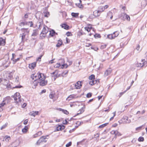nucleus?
Here are the masks:
<instances>
[{
    "label": "nucleus",
    "instance_id": "nucleus-41",
    "mask_svg": "<svg viewBox=\"0 0 147 147\" xmlns=\"http://www.w3.org/2000/svg\"><path fill=\"white\" fill-rule=\"evenodd\" d=\"M144 139L143 137H140L138 139V140L140 142H142L144 141Z\"/></svg>",
    "mask_w": 147,
    "mask_h": 147
},
{
    "label": "nucleus",
    "instance_id": "nucleus-14",
    "mask_svg": "<svg viewBox=\"0 0 147 147\" xmlns=\"http://www.w3.org/2000/svg\"><path fill=\"white\" fill-rule=\"evenodd\" d=\"M36 63L34 62L30 64L29 65V67L31 69H34V68L36 66Z\"/></svg>",
    "mask_w": 147,
    "mask_h": 147
},
{
    "label": "nucleus",
    "instance_id": "nucleus-34",
    "mask_svg": "<svg viewBox=\"0 0 147 147\" xmlns=\"http://www.w3.org/2000/svg\"><path fill=\"white\" fill-rule=\"evenodd\" d=\"M26 25H30V27H32L33 25V23L32 22H29L26 23Z\"/></svg>",
    "mask_w": 147,
    "mask_h": 147
},
{
    "label": "nucleus",
    "instance_id": "nucleus-57",
    "mask_svg": "<svg viewBox=\"0 0 147 147\" xmlns=\"http://www.w3.org/2000/svg\"><path fill=\"white\" fill-rule=\"evenodd\" d=\"M85 30L87 31L88 32L90 31V29L88 27H86L85 28Z\"/></svg>",
    "mask_w": 147,
    "mask_h": 147
},
{
    "label": "nucleus",
    "instance_id": "nucleus-28",
    "mask_svg": "<svg viewBox=\"0 0 147 147\" xmlns=\"http://www.w3.org/2000/svg\"><path fill=\"white\" fill-rule=\"evenodd\" d=\"M49 32V35L52 36H53L55 34V32L53 30H52L51 31H50Z\"/></svg>",
    "mask_w": 147,
    "mask_h": 147
},
{
    "label": "nucleus",
    "instance_id": "nucleus-23",
    "mask_svg": "<svg viewBox=\"0 0 147 147\" xmlns=\"http://www.w3.org/2000/svg\"><path fill=\"white\" fill-rule=\"evenodd\" d=\"M61 27L62 28H64L66 30H67L68 29L69 26L65 24H62L61 25Z\"/></svg>",
    "mask_w": 147,
    "mask_h": 147
},
{
    "label": "nucleus",
    "instance_id": "nucleus-40",
    "mask_svg": "<svg viewBox=\"0 0 147 147\" xmlns=\"http://www.w3.org/2000/svg\"><path fill=\"white\" fill-rule=\"evenodd\" d=\"M85 108V107L84 106L82 108H81L80 110L79 111H81L80 113H83L84 111V109Z\"/></svg>",
    "mask_w": 147,
    "mask_h": 147
},
{
    "label": "nucleus",
    "instance_id": "nucleus-2",
    "mask_svg": "<svg viewBox=\"0 0 147 147\" xmlns=\"http://www.w3.org/2000/svg\"><path fill=\"white\" fill-rule=\"evenodd\" d=\"M43 75V74L40 73L36 74H32L31 75V78L32 80H39Z\"/></svg>",
    "mask_w": 147,
    "mask_h": 147
},
{
    "label": "nucleus",
    "instance_id": "nucleus-5",
    "mask_svg": "<svg viewBox=\"0 0 147 147\" xmlns=\"http://www.w3.org/2000/svg\"><path fill=\"white\" fill-rule=\"evenodd\" d=\"M121 19L124 20H126L128 21H129L130 20V18L129 16L126 14L123 13L122 15Z\"/></svg>",
    "mask_w": 147,
    "mask_h": 147
},
{
    "label": "nucleus",
    "instance_id": "nucleus-56",
    "mask_svg": "<svg viewBox=\"0 0 147 147\" xmlns=\"http://www.w3.org/2000/svg\"><path fill=\"white\" fill-rule=\"evenodd\" d=\"M66 35L68 36H71L72 35V34H71V32H67L66 33Z\"/></svg>",
    "mask_w": 147,
    "mask_h": 147
},
{
    "label": "nucleus",
    "instance_id": "nucleus-52",
    "mask_svg": "<svg viewBox=\"0 0 147 147\" xmlns=\"http://www.w3.org/2000/svg\"><path fill=\"white\" fill-rule=\"evenodd\" d=\"M26 23L27 22H22L20 23V26H24L25 25H26Z\"/></svg>",
    "mask_w": 147,
    "mask_h": 147
},
{
    "label": "nucleus",
    "instance_id": "nucleus-6",
    "mask_svg": "<svg viewBox=\"0 0 147 147\" xmlns=\"http://www.w3.org/2000/svg\"><path fill=\"white\" fill-rule=\"evenodd\" d=\"M122 121L123 123H129L131 122V121L130 119H129L128 117L127 116L124 117L121 120Z\"/></svg>",
    "mask_w": 147,
    "mask_h": 147
},
{
    "label": "nucleus",
    "instance_id": "nucleus-62",
    "mask_svg": "<svg viewBox=\"0 0 147 147\" xmlns=\"http://www.w3.org/2000/svg\"><path fill=\"white\" fill-rule=\"evenodd\" d=\"M22 87L21 86H16L15 87H13V88H20Z\"/></svg>",
    "mask_w": 147,
    "mask_h": 147
},
{
    "label": "nucleus",
    "instance_id": "nucleus-63",
    "mask_svg": "<svg viewBox=\"0 0 147 147\" xmlns=\"http://www.w3.org/2000/svg\"><path fill=\"white\" fill-rule=\"evenodd\" d=\"M142 126H140L139 127H137L136 128V130H138L139 129H141L142 128Z\"/></svg>",
    "mask_w": 147,
    "mask_h": 147
},
{
    "label": "nucleus",
    "instance_id": "nucleus-44",
    "mask_svg": "<svg viewBox=\"0 0 147 147\" xmlns=\"http://www.w3.org/2000/svg\"><path fill=\"white\" fill-rule=\"evenodd\" d=\"M68 72V71H65L62 73V75L63 76H64L66 74H67Z\"/></svg>",
    "mask_w": 147,
    "mask_h": 147
},
{
    "label": "nucleus",
    "instance_id": "nucleus-30",
    "mask_svg": "<svg viewBox=\"0 0 147 147\" xmlns=\"http://www.w3.org/2000/svg\"><path fill=\"white\" fill-rule=\"evenodd\" d=\"M55 95V93L53 92H52L50 93L49 94V97L51 98H53L54 97Z\"/></svg>",
    "mask_w": 147,
    "mask_h": 147
},
{
    "label": "nucleus",
    "instance_id": "nucleus-16",
    "mask_svg": "<svg viewBox=\"0 0 147 147\" xmlns=\"http://www.w3.org/2000/svg\"><path fill=\"white\" fill-rule=\"evenodd\" d=\"M22 31L23 32V33H25L26 35H28L29 32V30L28 28H22Z\"/></svg>",
    "mask_w": 147,
    "mask_h": 147
},
{
    "label": "nucleus",
    "instance_id": "nucleus-25",
    "mask_svg": "<svg viewBox=\"0 0 147 147\" xmlns=\"http://www.w3.org/2000/svg\"><path fill=\"white\" fill-rule=\"evenodd\" d=\"M39 80H34V82H33V84L35 86H37L38 84L39 83Z\"/></svg>",
    "mask_w": 147,
    "mask_h": 147
},
{
    "label": "nucleus",
    "instance_id": "nucleus-12",
    "mask_svg": "<svg viewBox=\"0 0 147 147\" xmlns=\"http://www.w3.org/2000/svg\"><path fill=\"white\" fill-rule=\"evenodd\" d=\"M38 111H33L30 112L29 113V115L33 117H35L36 115H38Z\"/></svg>",
    "mask_w": 147,
    "mask_h": 147
},
{
    "label": "nucleus",
    "instance_id": "nucleus-24",
    "mask_svg": "<svg viewBox=\"0 0 147 147\" xmlns=\"http://www.w3.org/2000/svg\"><path fill=\"white\" fill-rule=\"evenodd\" d=\"M107 16L108 17H110V19H112V18L113 17L112 13L110 11L107 14Z\"/></svg>",
    "mask_w": 147,
    "mask_h": 147
},
{
    "label": "nucleus",
    "instance_id": "nucleus-33",
    "mask_svg": "<svg viewBox=\"0 0 147 147\" xmlns=\"http://www.w3.org/2000/svg\"><path fill=\"white\" fill-rule=\"evenodd\" d=\"M76 5L79 8H83V6L82 4L80 3H76Z\"/></svg>",
    "mask_w": 147,
    "mask_h": 147
},
{
    "label": "nucleus",
    "instance_id": "nucleus-32",
    "mask_svg": "<svg viewBox=\"0 0 147 147\" xmlns=\"http://www.w3.org/2000/svg\"><path fill=\"white\" fill-rule=\"evenodd\" d=\"M37 34V30H33V32L32 34V36H35Z\"/></svg>",
    "mask_w": 147,
    "mask_h": 147
},
{
    "label": "nucleus",
    "instance_id": "nucleus-64",
    "mask_svg": "<svg viewBox=\"0 0 147 147\" xmlns=\"http://www.w3.org/2000/svg\"><path fill=\"white\" fill-rule=\"evenodd\" d=\"M15 56V54L14 53H13L12 54V57L11 59V60H14V56Z\"/></svg>",
    "mask_w": 147,
    "mask_h": 147
},
{
    "label": "nucleus",
    "instance_id": "nucleus-43",
    "mask_svg": "<svg viewBox=\"0 0 147 147\" xmlns=\"http://www.w3.org/2000/svg\"><path fill=\"white\" fill-rule=\"evenodd\" d=\"M5 105H6V102H4L3 101L2 103L0 104V108L2 107H3Z\"/></svg>",
    "mask_w": 147,
    "mask_h": 147
},
{
    "label": "nucleus",
    "instance_id": "nucleus-46",
    "mask_svg": "<svg viewBox=\"0 0 147 147\" xmlns=\"http://www.w3.org/2000/svg\"><path fill=\"white\" fill-rule=\"evenodd\" d=\"M42 55H40L36 59V61H41V59L42 57Z\"/></svg>",
    "mask_w": 147,
    "mask_h": 147
},
{
    "label": "nucleus",
    "instance_id": "nucleus-39",
    "mask_svg": "<svg viewBox=\"0 0 147 147\" xmlns=\"http://www.w3.org/2000/svg\"><path fill=\"white\" fill-rule=\"evenodd\" d=\"M7 123H6L5 124L3 125L1 128V129L2 130L3 129L7 127Z\"/></svg>",
    "mask_w": 147,
    "mask_h": 147
},
{
    "label": "nucleus",
    "instance_id": "nucleus-47",
    "mask_svg": "<svg viewBox=\"0 0 147 147\" xmlns=\"http://www.w3.org/2000/svg\"><path fill=\"white\" fill-rule=\"evenodd\" d=\"M56 130L57 131L61 130L60 125H59L58 127H56Z\"/></svg>",
    "mask_w": 147,
    "mask_h": 147
},
{
    "label": "nucleus",
    "instance_id": "nucleus-3",
    "mask_svg": "<svg viewBox=\"0 0 147 147\" xmlns=\"http://www.w3.org/2000/svg\"><path fill=\"white\" fill-rule=\"evenodd\" d=\"M45 77L43 75L42 78L39 80L40 85L41 86H44L46 85L47 84V80H45Z\"/></svg>",
    "mask_w": 147,
    "mask_h": 147
},
{
    "label": "nucleus",
    "instance_id": "nucleus-21",
    "mask_svg": "<svg viewBox=\"0 0 147 147\" xmlns=\"http://www.w3.org/2000/svg\"><path fill=\"white\" fill-rule=\"evenodd\" d=\"M63 43L62 41L61 40H59L58 41V43L56 45V46L57 47H59Z\"/></svg>",
    "mask_w": 147,
    "mask_h": 147
},
{
    "label": "nucleus",
    "instance_id": "nucleus-61",
    "mask_svg": "<svg viewBox=\"0 0 147 147\" xmlns=\"http://www.w3.org/2000/svg\"><path fill=\"white\" fill-rule=\"evenodd\" d=\"M55 73H56L57 74V73H58V71H57V70L53 72V73H51V74H53V75H54Z\"/></svg>",
    "mask_w": 147,
    "mask_h": 147
},
{
    "label": "nucleus",
    "instance_id": "nucleus-48",
    "mask_svg": "<svg viewBox=\"0 0 147 147\" xmlns=\"http://www.w3.org/2000/svg\"><path fill=\"white\" fill-rule=\"evenodd\" d=\"M71 142H69V143H67L66 145V147H69L71 145Z\"/></svg>",
    "mask_w": 147,
    "mask_h": 147
},
{
    "label": "nucleus",
    "instance_id": "nucleus-38",
    "mask_svg": "<svg viewBox=\"0 0 147 147\" xmlns=\"http://www.w3.org/2000/svg\"><path fill=\"white\" fill-rule=\"evenodd\" d=\"M94 75H93V74H92V75H90L89 77V79L90 80H93L94 79Z\"/></svg>",
    "mask_w": 147,
    "mask_h": 147
},
{
    "label": "nucleus",
    "instance_id": "nucleus-54",
    "mask_svg": "<svg viewBox=\"0 0 147 147\" xmlns=\"http://www.w3.org/2000/svg\"><path fill=\"white\" fill-rule=\"evenodd\" d=\"M92 96V94L90 93H88L86 95V97L87 98H90Z\"/></svg>",
    "mask_w": 147,
    "mask_h": 147
},
{
    "label": "nucleus",
    "instance_id": "nucleus-50",
    "mask_svg": "<svg viewBox=\"0 0 147 147\" xmlns=\"http://www.w3.org/2000/svg\"><path fill=\"white\" fill-rule=\"evenodd\" d=\"M117 130H112V131H111V134H115V136H116V132H117Z\"/></svg>",
    "mask_w": 147,
    "mask_h": 147
},
{
    "label": "nucleus",
    "instance_id": "nucleus-19",
    "mask_svg": "<svg viewBox=\"0 0 147 147\" xmlns=\"http://www.w3.org/2000/svg\"><path fill=\"white\" fill-rule=\"evenodd\" d=\"M5 41L2 38H0V45H5Z\"/></svg>",
    "mask_w": 147,
    "mask_h": 147
},
{
    "label": "nucleus",
    "instance_id": "nucleus-51",
    "mask_svg": "<svg viewBox=\"0 0 147 147\" xmlns=\"http://www.w3.org/2000/svg\"><path fill=\"white\" fill-rule=\"evenodd\" d=\"M19 80V78L18 76H17L15 78V81L17 83L18 82Z\"/></svg>",
    "mask_w": 147,
    "mask_h": 147
},
{
    "label": "nucleus",
    "instance_id": "nucleus-13",
    "mask_svg": "<svg viewBox=\"0 0 147 147\" xmlns=\"http://www.w3.org/2000/svg\"><path fill=\"white\" fill-rule=\"evenodd\" d=\"M100 11L99 10H95L93 12V15L95 17H98L99 16L101 12H100Z\"/></svg>",
    "mask_w": 147,
    "mask_h": 147
},
{
    "label": "nucleus",
    "instance_id": "nucleus-53",
    "mask_svg": "<svg viewBox=\"0 0 147 147\" xmlns=\"http://www.w3.org/2000/svg\"><path fill=\"white\" fill-rule=\"evenodd\" d=\"M61 64L60 63H57V64L55 66V67L56 68L59 67L60 66Z\"/></svg>",
    "mask_w": 147,
    "mask_h": 147
},
{
    "label": "nucleus",
    "instance_id": "nucleus-26",
    "mask_svg": "<svg viewBox=\"0 0 147 147\" xmlns=\"http://www.w3.org/2000/svg\"><path fill=\"white\" fill-rule=\"evenodd\" d=\"M78 14H79L78 13H74L73 12L72 13H71V15L73 17H76H76H78Z\"/></svg>",
    "mask_w": 147,
    "mask_h": 147
},
{
    "label": "nucleus",
    "instance_id": "nucleus-49",
    "mask_svg": "<svg viewBox=\"0 0 147 147\" xmlns=\"http://www.w3.org/2000/svg\"><path fill=\"white\" fill-rule=\"evenodd\" d=\"M25 33H22V39L23 40L25 38V36L26 35L25 34H24Z\"/></svg>",
    "mask_w": 147,
    "mask_h": 147
},
{
    "label": "nucleus",
    "instance_id": "nucleus-22",
    "mask_svg": "<svg viewBox=\"0 0 147 147\" xmlns=\"http://www.w3.org/2000/svg\"><path fill=\"white\" fill-rule=\"evenodd\" d=\"M42 134V132L41 131H39L35 134L34 136V138H36L40 136Z\"/></svg>",
    "mask_w": 147,
    "mask_h": 147
},
{
    "label": "nucleus",
    "instance_id": "nucleus-59",
    "mask_svg": "<svg viewBox=\"0 0 147 147\" xmlns=\"http://www.w3.org/2000/svg\"><path fill=\"white\" fill-rule=\"evenodd\" d=\"M62 68H63V67H65L66 68L68 67V65L67 64H65L62 65Z\"/></svg>",
    "mask_w": 147,
    "mask_h": 147
},
{
    "label": "nucleus",
    "instance_id": "nucleus-58",
    "mask_svg": "<svg viewBox=\"0 0 147 147\" xmlns=\"http://www.w3.org/2000/svg\"><path fill=\"white\" fill-rule=\"evenodd\" d=\"M28 122V119H26L25 120L24 122V125H26Z\"/></svg>",
    "mask_w": 147,
    "mask_h": 147
},
{
    "label": "nucleus",
    "instance_id": "nucleus-15",
    "mask_svg": "<svg viewBox=\"0 0 147 147\" xmlns=\"http://www.w3.org/2000/svg\"><path fill=\"white\" fill-rule=\"evenodd\" d=\"M76 95L75 94H71L67 98V100H68V101L74 98H75Z\"/></svg>",
    "mask_w": 147,
    "mask_h": 147
},
{
    "label": "nucleus",
    "instance_id": "nucleus-27",
    "mask_svg": "<svg viewBox=\"0 0 147 147\" xmlns=\"http://www.w3.org/2000/svg\"><path fill=\"white\" fill-rule=\"evenodd\" d=\"M28 127L27 126H25V127L22 129V131L23 133H26L28 129Z\"/></svg>",
    "mask_w": 147,
    "mask_h": 147
},
{
    "label": "nucleus",
    "instance_id": "nucleus-11",
    "mask_svg": "<svg viewBox=\"0 0 147 147\" xmlns=\"http://www.w3.org/2000/svg\"><path fill=\"white\" fill-rule=\"evenodd\" d=\"M10 98L9 96H7L5 98H4L3 100V101L5 102H6V103H8L9 102H10Z\"/></svg>",
    "mask_w": 147,
    "mask_h": 147
},
{
    "label": "nucleus",
    "instance_id": "nucleus-20",
    "mask_svg": "<svg viewBox=\"0 0 147 147\" xmlns=\"http://www.w3.org/2000/svg\"><path fill=\"white\" fill-rule=\"evenodd\" d=\"M58 110L60 111H62L64 114H65L66 115H67L69 114V112L67 111L66 110L62 109L61 108H59V109H58Z\"/></svg>",
    "mask_w": 147,
    "mask_h": 147
},
{
    "label": "nucleus",
    "instance_id": "nucleus-7",
    "mask_svg": "<svg viewBox=\"0 0 147 147\" xmlns=\"http://www.w3.org/2000/svg\"><path fill=\"white\" fill-rule=\"evenodd\" d=\"M48 32V28L47 26H44L41 34H43V35L42 36L45 37Z\"/></svg>",
    "mask_w": 147,
    "mask_h": 147
},
{
    "label": "nucleus",
    "instance_id": "nucleus-1",
    "mask_svg": "<svg viewBox=\"0 0 147 147\" xmlns=\"http://www.w3.org/2000/svg\"><path fill=\"white\" fill-rule=\"evenodd\" d=\"M12 97L14 98L15 102L16 104H19V102H21L22 100L21 98V96L19 92H16Z\"/></svg>",
    "mask_w": 147,
    "mask_h": 147
},
{
    "label": "nucleus",
    "instance_id": "nucleus-4",
    "mask_svg": "<svg viewBox=\"0 0 147 147\" xmlns=\"http://www.w3.org/2000/svg\"><path fill=\"white\" fill-rule=\"evenodd\" d=\"M47 136H43L40 137L38 140L36 142V144L39 145L41 143H45L47 141Z\"/></svg>",
    "mask_w": 147,
    "mask_h": 147
},
{
    "label": "nucleus",
    "instance_id": "nucleus-29",
    "mask_svg": "<svg viewBox=\"0 0 147 147\" xmlns=\"http://www.w3.org/2000/svg\"><path fill=\"white\" fill-rule=\"evenodd\" d=\"M44 16L47 18H48L50 15L49 13L48 12H44Z\"/></svg>",
    "mask_w": 147,
    "mask_h": 147
},
{
    "label": "nucleus",
    "instance_id": "nucleus-55",
    "mask_svg": "<svg viewBox=\"0 0 147 147\" xmlns=\"http://www.w3.org/2000/svg\"><path fill=\"white\" fill-rule=\"evenodd\" d=\"M106 46L107 45L105 44L102 45L101 46L100 48L102 49H105V48H106Z\"/></svg>",
    "mask_w": 147,
    "mask_h": 147
},
{
    "label": "nucleus",
    "instance_id": "nucleus-31",
    "mask_svg": "<svg viewBox=\"0 0 147 147\" xmlns=\"http://www.w3.org/2000/svg\"><path fill=\"white\" fill-rule=\"evenodd\" d=\"M4 138H5V140L6 141H8L10 140V137L9 136H6Z\"/></svg>",
    "mask_w": 147,
    "mask_h": 147
},
{
    "label": "nucleus",
    "instance_id": "nucleus-60",
    "mask_svg": "<svg viewBox=\"0 0 147 147\" xmlns=\"http://www.w3.org/2000/svg\"><path fill=\"white\" fill-rule=\"evenodd\" d=\"M121 134L117 130L115 136H121Z\"/></svg>",
    "mask_w": 147,
    "mask_h": 147
},
{
    "label": "nucleus",
    "instance_id": "nucleus-37",
    "mask_svg": "<svg viewBox=\"0 0 147 147\" xmlns=\"http://www.w3.org/2000/svg\"><path fill=\"white\" fill-rule=\"evenodd\" d=\"M140 46L139 45H138L137 46L136 48V49L138 52H140L141 50L140 49Z\"/></svg>",
    "mask_w": 147,
    "mask_h": 147
},
{
    "label": "nucleus",
    "instance_id": "nucleus-42",
    "mask_svg": "<svg viewBox=\"0 0 147 147\" xmlns=\"http://www.w3.org/2000/svg\"><path fill=\"white\" fill-rule=\"evenodd\" d=\"M99 11H100V12L101 13V12L103 11L105 9V8L103 7H99Z\"/></svg>",
    "mask_w": 147,
    "mask_h": 147
},
{
    "label": "nucleus",
    "instance_id": "nucleus-36",
    "mask_svg": "<svg viewBox=\"0 0 147 147\" xmlns=\"http://www.w3.org/2000/svg\"><path fill=\"white\" fill-rule=\"evenodd\" d=\"M20 58H18L16 59H15L14 60H13V64L15 63L17 61H19Z\"/></svg>",
    "mask_w": 147,
    "mask_h": 147
},
{
    "label": "nucleus",
    "instance_id": "nucleus-9",
    "mask_svg": "<svg viewBox=\"0 0 147 147\" xmlns=\"http://www.w3.org/2000/svg\"><path fill=\"white\" fill-rule=\"evenodd\" d=\"M82 86L81 82L80 81L78 82L75 85L76 88L77 89H80Z\"/></svg>",
    "mask_w": 147,
    "mask_h": 147
},
{
    "label": "nucleus",
    "instance_id": "nucleus-35",
    "mask_svg": "<svg viewBox=\"0 0 147 147\" xmlns=\"http://www.w3.org/2000/svg\"><path fill=\"white\" fill-rule=\"evenodd\" d=\"M108 124V123H107L102 124L100 125L99 127V128H102L105 126H106Z\"/></svg>",
    "mask_w": 147,
    "mask_h": 147
},
{
    "label": "nucleus",
    "instance_id": "nucleus-17",
    "mask_svg": "<svg viewBox=\"0 0 147 147\" xmlns=\"http://www.w3.org/2000/svg\"><path fill=\"white\" fill-rule=\"evenodd\" d=\"M136 66L138 67H142L144 66V64H143L142 60L141 62L138 63L136 64Z\"/></svg>",
    "mask_w": 147,
    "mask_h": 147
},
{
    "label": "nucleus",
    "instance_id": "nucleus-8",
    "mask_svg": "<svg viewBox=\"0 0 147 147\" xmlns=\"http://www.w3.org/2000/svg\"><path fill=\"white\" fill-rule=\"evenodd\" d=\"M115 33L116 34V36H114V34H109L108 35L107 37L111 39L114 38L118 36V34L117 32Z\"/></svg>",
    "mask_w": 147,
    "mask_h": 147
},
{
    "label": "nucleus",
    "instance_id": "nucleus-10",
    "mask_svg": "<svg viewBox=\"0 0 147 147\" xmlns=\"http://www.w3.org/2000/svg\"><path fill=\"white\" fill-rule=\"evenodd\" d=\"M112 70L111 68H109L107 69L104 73V76H106L109 75L111 73Z\"/></svg>",
    "mask_w": 147,
    "mask_h": 147
},
{
    "label": "nucleus",
    "instance_id": "nucleus-45",
    "mask_svg": "<svg viewBox=\"0 0 147 147\" xmlns=\"http://www.w3.org/2000/svg\"><path fill=\"white\" fill-rule=\"evenodd\" d=\"M143 64H144V66L147 65V61H145V59H142Z\"/></svg>",
    "mask_w": 147,
    "mask_h": 147
},
{
    "label": "nucleus",
    "instance_id": "nucleus-18",
    "mask_svg": "<svg viewBox=\"0 0 147 147\" xmlns=\"http://www.w3.org/2000/svg\"><path fill=\"white\" fill-rule=\"evenodd\" d=\"M97 82V80H95V79H94L93 80H91L89 82V84L91 86L93 85L94 84L96 83Z\"/></svg>",
    "mask_w": 147,
    "mask_h": 147
}]
</instances>
